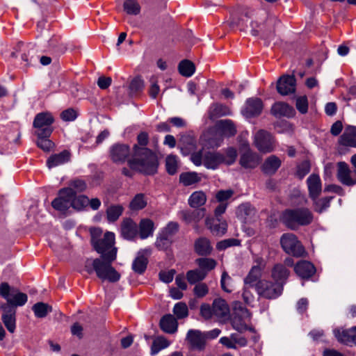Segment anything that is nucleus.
<instances>
[{
	"label": "nucleus",
	"mask_w": 356,
	"mask_h": 356,
	"mask_svg": "<svg viewBox=\"0 0 356 356\" xmlns=\"http://www.w3.org/2000/svg\"><path fill=\"white\" fill-rule=\"evenodd\" d=\"M137 139L138 145H134L133 158L129 161L130 168L144 174L155 173L158 165L156 156L145 147L148 142L147 134L140 133Z\"/></svg>",
	"instance_id": "f257e3e1"
},
{
	"label": "nucleus",
	"mask_w": 356,
	"mask_h": 356,
	"mask_svg": "<svg viewBox=\"0 0 356 356\" xmlns=\"http://www.w3.org/2000/svg\"><path fill=\"white\" fill-rule=\"evenodd\" d=\"M90 234L91 242L95 250L101 254L104 259L114 261L117 254V249L114 247V233L106 232L102 237V229L95 227L90 229Z\"/></svg>",
	"instance_id": "f03ea898"
},
{
	"label": "nucleus",
	"mask_w": 356,
	"mask_h": 356,
	"mask_svg": "<svg viewBox=\"0 0 356 356\" xmlns=\"http://www.w3.org/2000/svg\"><path fill=\"white\" fill-rule=\"evenodd\" d=\"M103 257L100 259H88L85 263V270L89 273L95 272L97 276L102 281L115 282L120 278V273L111 266V262Z\"/></svg>",
	"instance_id": "7ed1b4c3"
},
{
	"label": "nucleus",
	"mask_w": 356,
	"mask_h": 356,
	"mask_svg": "<svg viewBox=\"0 0 356 356\" xmlns=\"http://www.w3.org/2000/svg\"><path fill=\"white\" fill-rule=\"evenodd\" d=\"M284 224L291 229L300 226H305L313 220L312 212L306 208H298L286 210L282 217Z\"/></svg>",
	"instance_id": "20e7f679"
},
{
	"label": "nucleus",
	"mask_w": 356,
	"mask_h": 356,
	"mask_svg": "<svg viewBox=\"0 0 356 356\" xmlns=\"http://www.w3.org/2000/svg\"><path fill=\"white\" fill-rule=\"evenodd\" d=\"M234 316L232 320V327L238 332H243L247 330H252L247 325L250 321L251 314L249 311L244 307L239 302H236L234 305Z\"/></svg>",
	"instance_id": "39448f33"
},
{
	"label": "nucleus",
	"mask_w": 356,
	"mask_h": 356,
	"mask_svg": "<svg viewBox=\"0 0 356 356\" xmlns=\"http://www.w3.org/2000/svg\"><path fill=\"white\" fill-rule=\"evenodd\" d=\"M280 243L284 252L289 254L299 257L305 253L303 246L293 234H284L280 238Z\"/></svg>",
	"instance_id": "423d86ee"
},
{
	"label": "nucleus",
	"mask_w": 356,
	"mask_h": 356,
	"mask_svg": "<svg viewBox=\"0 0 356 356\" xmlns=\"http://www.w3.org/2000/svg\"><path fill=\"white\" fill-rule=\"evenodd\" d=\"M255 289L259 296L267 299H274L282 294L283 287L279 282L273 283L263 280L257 282Z\"/></svg>",
	"instance_id": "0eeeda50"
},
{
	"label": "nucleus",
	"mask_w": 356,
	"mask_h": 356,
	"mask_svg": "<svg viewBox=\"0 0 356 356\" xmlns=\"http://www.w3.org/2000/svg\"><path fill=\"white\" fill-rule=\"evenodd\" d=\"M0 295L14 306H22L28 300L26 294L19 292L15 288H10L6 282L0 285Z\"/></svg>",
	"instance_id": "6e6552de"
},
{
	"label": "nucleus",
	"mask_w": 356,
	"mask_h": 356,
	"mask_svg": "<svg viewBox=\"0 0 356 356\" xmlns=\"http://www.w3.org/2000/svg\"><path fill=\"white\" fill-rule=\"evenodd\" d=\"M54 118L49 113H40L36 115L33 120V127L37 129V136H50L53 129L51 124Z\"/></svg>",
	"instance_id": "1a4fd4ad"
},
{
	"label": "nucleus",
	"mask_w": 356,
	"mask_h": 356,
	"mask_svg": "<svg viewBox=\"0 0 356 356\" xmlns=\"http://www.w3.org/2000/svg\"><path fill=\"white\" fill-rule=\"evenodd\" d=\"M254 139V145L260 152L268 153L275 149V142L270 133L259 130L255 134Z\"/></svg>",
	"instance_id": "9d476101"
},
{
	"label": "nucleus",
	"mask_w": 356,
	"mask_h": 356,
	"mask_svg": "<svg viewBox=\"0 0 356 356\" xmlns=\"http://www.w3.org/2000/svg\"><path fill=\"white\" fill-rule=\"evenodd\" d=\"M73 193L70 188H62L58 192V195L55 198L51 205L56 210L65 213L72 207V198Z\"/></svg>",
	"instance_id": "9b49d317"
},
{
	"label": "nucleus",
	"mask_w": 356,
	"mask_h": 356,
	"mask_svg": "<svg viewBox=\"0 0 356 356\" xmlns=\"http://www.w3.org/2000/svg\"><path fill=\"white\" fill-rule=\"evenodd\" d=\"M243 145L245 147V150L241 156L240 164L245 168H256L260 161L259 156L250 149L248 143L245 142Z\"/></svg>",
	"instance_id": "f8f14e48"
},
{
	"label": "nucleus",
	"mask_w": 356,
	"mask_h": 356,
	"mask_svg": "<svg viewBox=\"0 0 356 356\" xmlns=\"http://www.w3.org/2000/svg\"><path fill=\"white\" fill-rule=\"evenodd\" d=\"M205 225L213 235L219 236L224 235L227 229V224L225 220L209 216L205 219Z\"/></svg>",
	"instance_id": "ddd939ff"
},
{
	"label": "nucleus",
	"mask_w": 356,
	"mask_h": 356,
	"mask_svg": "<svg viewBox=\"0 0 356 356\" xmlns=\"http://www.w3.org/2000/svg\"><path fill=\"white\" fill-rule=\"evenodd\" d=\"M0 308L3 310L2 314V321L4 323L7 330L13 333L15 330L16 324H15V309L6 304H3L0 305Z\"/></svg>",
	"instance_id": "4468645a"
},
{
	"label": "nucleus",
	"mask_w": 356,
	"mask_h": 356,
	"mask_svg": "<svg viewBox=\"0 0 356 356\" xmlns=\"http://www.w3.org/2000/svg\"><path fill=\"white\" fill-rule=\"evenodd\" d=\"M277 92L282 95H287L296 91V79L293 76L284 75L277 83Z\"/></svg>",
	"instance_id": "2eb2a0df"
},
{
	"label": "nucleus",
	"mask_w": 356,
	"mask_h": 356,
	"mask_svg": "<svg viewBox=\"0 0 356 356\" xmlns=\"http://www.w3.org/2000/svg\"><path fill=\"white\" fill-rule=\"evenodd\" d=\"M337 339L346 345H356V326L348 330L335 329L333 331Z\"/></svg>",
	"instance_id": "dca6fc26"
},
{
	"label": "nucleus",
	"mask_w": 356,
	"mask_h": 356,
	"mask_svg": "<svg viewBox=\"0 0 356 356\" xmlns=\"http://www.w3.org/2000/svg\"><path fill=\"white\" fill-rule=\"evenodd\" d=\"M262 109L263 104L260 99L250 98L247 99L242 113L246 118H252L259 115Z\"/></svg>",
	"instance_id": "f3484780"
},
{
	"label": "nucleus",
	"mask_w": 356,
	"mask_h": 356,
	"mask_svg": "<svg viewBox=\"0 0 356 356\" xmlns=\"http://www.w3.org/2000/svg\"><path fill=\"white\" fill-rule=\"evenodd\" d=\"M256 265H254L248 275L244 280V284L246 286H256L257 280L261 277V270L265 266L264 261L262 258L256 259Z\"/></svg>",
	"instance_id": "a211bd4d"
},
{
	"label": "nucleus",
	"mask_w": 356,
	"mask_h": 356,
	"mask_svg": "<svg viewBox=\"0 0 356 356\" xmlns=\"http://www.w3.org/2000/svg\"><path fill=\"white\" fill-rule=\"evenodd\" d=\"M151 253V248H145L138 252L137 257L132 264V268L136 273L142 274L145 270L148 262L147 257Z\"/></svg>",
	"instance_id": "6ab92c4d"
},
{
	"label": "nucleus",
	"mask_w": 356,
	"mask_h": 356,
	"mask_svg": "<svg viewBox=\"0 0 356 356\" xmlns=\"http://www.w3.org/2000/svg\"><path fill=\"white\" fill-rule=\"evenodd\" d=\"M130 153L129 147L127 145L116 144L111 147L110 156L115 163H122Z\"/></svg>",
	"instance_id": "aec40b11"
},
{
	"label": "nucleus",
	"mask_w": 356,
	"mask_h": 356,
	"mask_svg": "<svg viewBox=\"0 0 356 356\" xmlns=\"http://www.w3.org/2000/svg\"><path fill=\"white\" fill-rule=\"evenodd\" d=\"M294 270L302 279H308L315 273L316 268L311 262L303 260L295 265Z\"/></svg>",
	"instance_id": "412c9836"
},
{
	"label": "nucleus",
	"mask_w": 356,
	"mask_h": 356,
	"mask_svg": "<svg viewBox=\"0 0 356 356\" xmlns=\"http://www.w3.org/2000/svg\"><path fill=\"white\" fill-rule=\"evenodd\" d=\"M271 113L275 117L291 118L296 114L294 108L286 103L278 102L271 108Z\"/></svg>",
	"instance_id": "4be33fe9"
},
{
	"label": "nucleus",
	"mask_w": 356,
	"mask_h": 356,
	"mask_svg": "<svg viewBox=\"0 0 356 356\" xmlns=\"http://www.w3.org/2000/svg\"><path fill=\"white\" fill-rule=\"evenodd\" d=\"M221 164H223L221 152H207L204 154L203 165L207 169L216 170Z\"/></svg>",
	"instance_id": "5701e85b"
},
{
	"label": "nucleus",
	"mask_w": 356,
	"mask_h": 356,
	"mask_svg": "<svg viewBox=\"0 0 356 356\" xmlns=\"http://www.w3.org/2000/svg\"><path fill=\"white\" fill-rule=\"evenodd\" d=\"M256 211L250 204H242L237 208L236 216L242 222H248L253 220Z\"/></svg>",
	"instance_id": "b1692460"
},
{
	"label": "nucleus",
	"mask_w": 356,
	"mask_h": 356,
	"mask_svg": "<svg viewBox=\"0 0 356 356\" xmlns=\"http://www.w3.org/2000/svg\"><path fill=\"white\" fill-rule=\"evenodd\" d=\"M309 196L312 200L318 197L321 192V181L319 176L316 174L311 175L307 180Z\"/></svg>",
	"instance_id": "393cba45"
},
{
	"label": "nucleus",
	"mask_w": 356,
	"mask_h": 356,
	"mask_svg": "<svg viewBox=\"0 0 356 356\" xmlns=\"http://www.w3.org/2000/svg\"><path fill=\"white\" fill-rule=\"evenodd\" d=\"M337 177L344 185L353 186L356 184V181H353V179L350 177V170L348 164L345 162L338 163Z\"/></svg>",
	"instance_id": "a878e982"
},
{
	"label": "nucleus",
	"mask_w": 356,
	"mask_h": 356,
	"mask_svg": "<svg viewBox=\"0 0 356 356\" xmlns=\"http://www.w3.org/2000/svg\"><path fill=\"white\" fill-rule=\"evenodd\" d=\"M339 143L344 146L356 147V127H347L340 137Z\"/></svg>",
	"instance_id": "bb28decb"
},
{
	"label": "nucleus",
	"mask_w": 356,
	"mask_h": 356,
	"mask_svg": "<svg viewBox=\"0 0 356 356\" xmlns=\"http://www.w3.org/2000/svg\"><path fill=\"white\" fill-rule=\"evenodd\" d=\"M121 233L124 238L134 239L138 234L136 224L131 219L124 220L122 224Z\"/></svg>",
	"instance_id": "cd10ccee"
},
{
	"label": "nucleus",
	"mask_w": 356,
	"mask_h": 356,
	"mask_svg": "<svg viewBox=\"0 0 356 356\" xmlns=\"http://www.w3.org/2000/svg\"><path fill=\"white\" fill-rule=\"evenodd\" d=\"M186 338L191 345L195 348L201 349L204 346V334L199 330H190L187 333Z\"/></svg>",
	"instance_id": "c85d7f7f"
},
{
	"label": "nucleus",
	"mask_w": 356,
	"mask_h": 356,
	"mask_svg": "<svg viewBox=\"0 0 356 356\" xmlns=\"http://www.w3.org/2000/svg\"><path fill=\"white\" fill-rule=\"evenodd\" d=\"M281 163L282 161L278 157L271 155L264 162L261 166L262 171L266 174L273 175L280 167Z\"/></svg>",
	"instance_id": "c756f323"
},
{
	"label": "nucleus",
	"mask_w": 356,
	"mask_h": 356,
	"mask_svg": "<svg viewBox=\"0 0 356 356\" xmlns=\"http://www.w3.org/2000/svg\"><path fill=\"white\" fill-rule=\"evenodd\" d=\"M213 312L218 318H227L229 314V309L226 302L222 299H216L213 302Z\"/></svg>",
	"instance_id": "7c9ffc66"
},
{
	"label": "nucleus",
	"mask_w": 356,
	"mask_h": 356,
	"mask_svg": "<svg viewBox=\"0 0 356 356\" xmlns=\"http://www.w3.org/2000/svg\"><path fill=\"white\" fill-rule=\"evenodd\" d=\"M177 320L171 314L164 316L160 321L161 328L166 333H175L177 330Z\"/></svg>",
	"instance_id": "2f4dec72"
},
{
	"label": "nucleus",
	"mask_w": 356,
	"mask_h": 356,
	"mask_svg": "<svg viewBox=\"0 0 356 356\" xmlns=\"http://www.w3.org/2000/svg\"><path fill=\"white\" fill-rule=\"evenodd\" d=\"M231 114L229 108L221 104H213L209 108L208 115L211 120Z\"/></svg>",
	"instance_id": "473e14b6"
},
{
	"label": "nucleus",
	"mask_w": 356,
	"mask_h": 356,
	"mask_svg": "<svg viewBox=\"0 0 356 356\" xmlns=\"http://www.w3.org/2000/svg\"><path fill=\"white\" fill-rule=\"evenodd\" d=\"M154 230V224L152 220L145 218L139 224V236L141 239H145L152 236Z\"/></svg>",
	"instance_id": "72a5a7b5"
},
{
	"label": "nucleus",
	"mask_w": 356,
	"mask_h": 356,
	"mask_svg": "<svg viewBox=\"0 0 356 356\" xmlns=\"http://www.w3.org/2000/svg\"><path fill=\"white\" fill-rule=\"evenodd\" d=\"M289 275V270L282 264H277L272 270V277L275 282H279L283 286Z\"/></svg>",
	"instance_id": "f704fd0d"
},
{
	"label": "nucleus",
	"mask_w": 356,
	"mask_h": 356,
	"mask_svg": "<svg viewBox=\"0 0 356 356\" xmlns=\"http://www.w3.org/2000/svg\"><path fill=\"white\" fill-rule=\"evenodd\" d=\"M70 160V154L67 151H63L59 154L52 155L47 161V165L49 168H51L59 165L64 164Z\"/></svg>",
	"instance_id": "c9c22d12"
},
{
	"label": "nucleus",
	"mask_w": 356,
	"mask_h": 356,
	"mask_svg": "<svg viewBox=\"0 0 356 356\" xmlns=\"http://www.w3.org/2000/svg\"><path fill=\"white\" fill-rule=\"evenodd\" d=\"M195 250L200 255H208L212 250L210 241L206 238H200L195 243Z\"/></svg>",
	"instance_id": "e433bc0d"
},
{
	"label": "nucleus",
	"mask_w": 356,
	"mask_h": 356,
	"mask_svg": "<svg viewBox=\"0 0 356 356\" xmlns=\"http://www.w3.org/2000/svg\"><path fill=\"white\" fill-rule=\"evenodd\" d=\"M207 201V196L202 191H195L188 198V204L193 208L203 206Z\"/></svg>",
	"instance_id": "4c0bfd02"
},
{
	"label": "nucleus",
	"mask_w": 356,
	"mask_h": 356,
	"mask_svg": "<svg viewBox=\"0 0 356 356\" xmlns=\"http://www.w3.org/2000/svg\"><path fill=\"white\" fill-rule=\"evenodd\" d=\"M222 163L226 165H232L236 160L238 153L236 148L227 147L221 152Z\"/></svg>",
	"instance_id": "58836bf2"
},
{
	"label": "nucleus",
	"mask_w": 356,
	"mask_h": 356,
	"mask_svg": "<svg viewBox=\"0 0 356 356\" xmlns=\"http://www.w3.org/2000/svg\"><path fill=\"white\" fill-rule=\"evenodd\" d=\"M170 345V342L163 337H156L152 342L151 346V355H155L161 350L168 348Z\"/></svg>",
	"instance_id": "ea45409f"
},
{
	"label": "nucleus",
	"mask_w": 356,
	"mask_h": 356,
	"mask_svg": "<svg viewBox=\"0 0 356 356\" xmlns=\"http://www.w3.org/2000/svg\"><path fill=\"white\" fill-rule=\"evenodd\" d=\"M206 276L207 271L200 270V268L188 270L186 273L187 280L191 284L203 280Z\"/></svg>",
	"instance_id": "a19ab883"
},
{
	"label": "nucleus",
	"mask_w": 356,
	"mask_h": 356,
	"mask_svg": "<svg viewBox=\"0 0 356 356\" xmlns=\"http://www.w3.org/2000/svg\"><path fill=\"white\" fill-rule=\"evenodd\" d=\"M218 127L221 132L227 136H234L236 132V127L233 122L229 120H220L218 122Z\"/></svg>",
	"instance_id": "79ce46f5"
},
{
	"label": "nucleus",
	"mask_w": 356,
	"mask_h": 356,
	"mask_svg": "<svg viewBox=\"0 0 356 356\" xmlns=\"http://www.w3.org/2000/svg\"><path fill=\"white\" fill-rule=\"evenodd\" d=\"M147 204V200L145 195L143 193H138L131 201L129 207L131 210L138 211L145 208Z\"/></svg>",
	"instance_id": "37998d69"
},
{
	"label": "nucleus",
	"mask_w": 356,
	"mask_h": 356,
	"mask_svg": "<svg viewBox=\"0 0 356 356\" xmlns=\"http://www.w3.org/2000/svg\"><path fill=\"white\" fill-rule=\"evenodd\" d=\"M179 73L186 77L191 76L195 72L194 64L188 60H184L179 64Z\"/></svg>",
	"instance_id": "c03bdc74"
},
{
	"label": "nucleus",
	"mask_w": 356,
	"mask_h": 356,
	"mask_svg": "<svg viewBox=\"0 0 356 356\" xmlns=\"http://www.w3.org/2000/svg\"><path fill=\"white\" fill-rule=\"evenodd\" d=\"M179 180L184 186H190L200 181V177L194 172H184L180 175Z\"/></svg>",
	"instance_id": "a18cd8bd"
},
{
	"label": "nucleus",
	"mask_w": 356,
	"mask_h": 356,
	"mask_svg": "<svg viewBox=\"0 0 356 356\" xmlns=\"http://www.w3.org/2000/svg\"><path fill=\"white\" fill-rule=\"evenodd\" d=\"M32 309L35 314V316L38 318H44L48 313L51 312V307L44 302L35 303Z\"/></svg>",
	"instance_id": "49530a36"
},
{
	"label": "nucleus",
	"mask_w": 356,
	"mask_h": 356,
	"mask_svg": "<svg viewBox=\"0 0 356 356\" xmlns=\"http://www.w3.org/2000/svg\"><path fill=\"white\" fill-rule=\"evenodd\" d=\"M179 146L181 150L183 152V154H187L188 152H191L195 149V140L193 138L188 136H184L180 139Z\"/></svg>",
	"instance_id": "de8ad7c7"
},
{
	"label": "nucleus",
	"mask_w": 356,
	"mask_h": 356,
	"mask_svg": "<svg viewBox=\"0 0 356 356\" xmlns=\"http://www.w3.org/2000/svg\"><path fill=\"white\" fill-rule=\"evenodd\" d=\"M123 7L128 15H137L140 12V6L136 0H126Z\"/></svg>",
	"instance_id": "09e8293b"
},
{
	"label": "nucleus",
	"mask_w": 356,
	"mask_h": 356,
	"mask_svg": "<svg viewBox=\"0 0 356 356\" xmlns=\"http://www.w3.org/2000/svg\"><path fill=\"white\" fill-rule=\"evenodd\" d=\"M72 207L76 210H81L88 205L89 198L86 195H79L73 194L72 198Z\"/></svg>",
	"instance_id": "8fccbe9b"
},
{
	"label": "nucleus",
	"mask_w": 356,
	"mask_h": 356,
	"mask_svg": "<svg viewBox=\"0 0 356 356\" xmlns=\"http://www.w3.org/2000/svg\"><path fill=\"white\" fill-rule=\"evenodd\" d=\"M123 207L121 205H112L107 209V218L110 222L115 221L122 215Z\"/></svg>",
	"instance_id": "3c124183"
},
{
	"label": "nucleus",
	"mask_w": 356,
	"mask_h": 356,
	"mask_svg": "<svg viewBox=\"0 0 356 356\" xmlns=\"http://www.w3.org/2000/svg\"><path fill=\"white\" fill-rule=\"evenodd\" d=\"M196 263L200 269L207 271V273L216 266V261L211 258H200L196 259Z\"/></svg>",
	"instance_id": "603ef678"
},
{
	"label": "nucleus",
	"mask_w": 356,
	"mask_h": 356,
	"mask_svg": "<svg viewBox=\"0 0 356 356\" xmlns=\"http://www.w3.org/2000/svg\"><path fill=\"white\" fill-rule=\"evenodd\" d=\"M179 225L176 222H170L163 227L159 233L170 239H172L173 236L178 232Z\"/></svg>",
	"instance_id": "864d4df0"
},
{
	"label": "nucleus",
	"mask_w": 356,
	"mask_h": 356,
	"mask_svg": "<svg viewBox=\"0 0 356 356\" xmlns=\"http://www.w3.org/2000/svg\"><path fill=\"white\" fill-rule=\"evenodd\" d=\"M73 194L76 195L77 193H81L86 189V184L81 179H74L70 181L68 187Z\"/></svg>",
	"instance_id": "5fc2aeb1"
},
{
	"label": "nucleus",
	"mask_w": 356,
	"mask_h": 356,
	"mask_svg": "<svg viewBox=\"0 0 356 356\" xmlns=\"http://www.w3.org/2000/svg\"><path fill=\"white\" fill-rule=\"evenodd\" d=\"M172 241V239L159 233L155 241V246L160 250H165L171 245Z\"/></svg>",
	"instance_id": "6e6d98bb"
},
{
	"label": "nucleus",
	"mask_w": 356,
	"mask_h": 356,
	"mask_svg": "<svg viewBox=\"0 0 356 356\" xmlns=\"http://www.w3.org/2000/svg\"><path fill=\"white\" fill-rule=\"evenodd\" d=\"M332 197H324L321 199L316 198L314 200V210L318 213H322L330 207V202Z\"/></svg>",
	"instance_id": "4d7b16f0"
},
{
	"label": "nucleus",
	"mask_w": 356,
	"mask_h": 356,
	"mask_svg": "<svg viewBox=\"0 0 356 356\" xmlns=\"http://www.w3.org/2000/svg\"><path fill=\"white\" fill-rule=\"evenodd\" d=\"M166 169L169 174L174 175L177 172L178 163L175 156L170 155L166 158Z\"/></svg>",
	"instance_id": "13d9d810"
},
{
	"label": "nucleus",
	"mask_w": 356,
	"mask_h": 356,
	"mask_svg": "<svg viewBox=\"0 0 356 356\" xmlns=\"http://www.w3.org/2000/svg\"><path fill=\"white\" fill-rule=\"evenodd\" d=\"M173 312L177 318H183L188 316V307L185 303L178 302L175 304Z\"/></svg>",
	"instance_id": "bf43d9fd"
},
{
	"label": "nucleus",
	"mask_w": 356,
	"mask_h": 356,
	"mask_svg": "<svg viewBox=\"0 0 356 356\" xmlns=\"http://www.w3.org/2000/svg\"><path fill=\"white\" fill-rule=\"evenodd\" d=\"M220 283L222 289L225 291L230 293L232 291V279L226 272L222 273Z\"/></svg>",
	"instance_id": "052dcab7"
},
{
	"label": "nucleus",
	"mask_w": 356,
	"mask_h": 356,
	"mask_svg": "<svg viewBox=\"0 0 356 356\" xmlns=\"http://www.w3.org/2000/svg\"><path fill=\"white\" fill-rule=\"evenodd\" d=\"M240 241L235 238H228L218 242L216 248L219 250H225L232 246H238L240 245Z\"/></svg>",
	"instance_id": "680f3d73"
},
{
	"label": "nucleus",
	"mask_w": 356,
	"mask_h": 356,
	"mask_svg": "<svg viewBox=\"0 0 356 356\" xmlns=\"http://www.w3.org/2000/svg\"><path fill=\"white\" fill-rule=\"evenodd\" d=\"M253 286H244L243 291V299L244 302L248 305L252 306V303L254 302V296L252 292Z\"/></svg>",
	"instance_id": "e2e57ef3"
},
{
	"label": "nucleus",
	"mask_w": 356,
	"mask_h": 356,
	"mask_svg": "<svg viewBox=\"0 0 356 356\" xmlns=\"http://www.w3.org/2000/svg\"><path fill=\"white\" fill-rule=\"evenodd\" d=\"M49 136H38V146L44 151H49L54 146V143L48 139Z\"/></svg>",
	"instance_id": "0e129e2a"
},
{
	"label": "nucleus",
	"mask_w": 356,
	"mask_h": 356,
	"mask_svg": "<svg viewBox=\"0 0 356 356\" xmlns=\"http://www.w3.org/2000/svg\"><path fill=\"white\" fill-rule=\"evenodd\" d=\"M296 106L300 113H306L308 111V101L307 97L302 96L297 98Z\"/></svg>",
	"instance_id": "69168bd1"
},
{
	"label": "nucleus",
	"mask_w": 356,
	"mask_h": 356,
	"mask_svg": "<svg viewBox=\"0 0 356 356\" xmlns=\"http://www.w3.org/2000/svg\"><path fill=\"white\" fill-rule=\"evenodd\" d=\"M176 271L173 269L159 273V278L164 283H170L173 280Z\"/></svg>",
	"instance_id": "338daca9"
},
{
	"label": "nucleus",
	"mask_w": 356,
	"mask_h": 356,
	"mask_svg": "<svg viewBox=\"0 0 356 356\" xmlns=\"http://www.w3.org/2000/svg\"><path fill=\"white\" fill-rule=\"evenodd\" d=\"M195 295L198 298H202L205 296L209 291L208 286L204 283H200L196 284L193 289Z\"/></svg>",
	"instance_id": "774afa93"
}]
</instances>
